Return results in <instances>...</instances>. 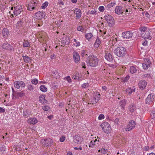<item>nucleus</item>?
I'll return each mask as SVG.
<instances>
[{"mask_svg": "<svg viewBox=\"0 0 155 155\" xmlns=\"http://www.w3.org/2000/svg\"><path fill=\"white\" fill-rule=\"evenodd\" d=\"M88 65L92 67H96L98 64V59L97 57L94 55L89 56L88 58Z\"/></svg>", "mask_w": 155, "mask_h": 155, "instance_id": "1", "label": "nucleus"}, {"mask_svg": "<svg viewBox=\"0 0 155 155\" xmlns=\"http://www.w3.org/2000/svg\"><path fill=\"white\" fill-rule=\"evenodd\" d=\"M114 53L118 57H123L126 54L127 51L126 48L124 47H119L114 50Z\"/></svg>", "mask_w": 155, "mask_h": 155, "instance_id": "2", "label": "nucleus"}, {"mask_svg": "<svg viewBox=\"0 0 155 155\" xmlns=\"http://www.w3.org/2000/svg\"><path fill=\"white\" fill-rule=\"evenodd\" d=\"M101 126L104 132L108 134L110 132L111 128L110 124L107 122H105L102 123Z\"/></svg>", "mask_w": 155, "mask_h": 155, "instance_id": "3", "label": "nucleus"}, {"mask_svg": "<svg viewBox=\"0 0 155 155\" xmlns=\"http://www.w3.org/2000/svg\"><path fill=\"white\" fill-rule=\"evenodd\" d=\"M104 18L110 27H111L114 25V20L111 15H105Z\"/></svg>", "mask_w": 155, "mask_h": 155, "instance_id": "4", "label": "nucleus"}, {"mask_svg": "<svg viewBox=\"0 0 155 155\" xmlns=\"http://www.w3.org/2000/svg\"><path fill=\"white\" fill-rule=\"evenodd\" d=\"M41 142L46 147H49L53 144V141L50 138L42 139L41 140Z\"/></svg>", "mask_w": 155, "mask_h": 155, "instance_id": "5", "label": "nucleus"}, {"mask_svg": "<svg viewBox=\"0 0 155 155\" xmlns=\"http://www.w3.org/2000/svg\"><path fill=\"white\" fill-rule=\"evenodd\" d=\"M135 34V33L132 32L130 31H127L126 32H123L122 34V37L125 38L127 39H129L132 38V37L134 38V35Z\"/></svg>", "mask_w": 155, "mask_h": 155, "instance_id": "6", "label": "nucleus"}, {"mask_svg": "<svg viewBox=\"0 0 155 155\" xmlns=\"http://www.w3.org/2000/svg\"><path fill=\"white\" fill-rule=\"evenodd\" d=\"M14 86L17 89L20 87H24L25 86V84L22 81H16L14 82Z\"/></svg>", "mask_w": 155, "mask_h": 155, "instance_id": "7", "label": "nucleus"}, {"mask_svg": "<svg viewBox=\"0 0 155 155\" xmlns=\"http://www.w3.org/2000/svg\"><path fill=\"white\" fill-rule=\"evenodd\" d=\"M136 123L134 120L130 121L126 128V130L127 131H129L135 127Z\"/></svg>", "mask_w": 155, "mask_h": 155, "instance_id": "8", "label": "nucleus"}, {"mask_svg": "<svg viewBox=\"0 0 155 155\" xmlns=\"http://www.w3.org/2000/svg\"><path fill=\"white\" fill-rule=\"evenodd\" d=\"M144 63L142 64L143 68L144 69L147 70L150 67L151 63L148 59H144Z\"/></svg>", "mask_w": 155, "mask_h": 155, "instance_id": "9", "label": "nucleus"}, {"mask_svg": "<svg viewBox=\"0 0 155 155\" xmlns=\"http://www.w3.org/2000/svg\"><path fill=\"white\" fill-rule=\"evenodd\" d=\"M2 48L4 49H6L9 51H12L14 50L13 47L10 44L7 43L3 44L2 45Z\"/></svg>", "mask_w": 155, "mask_h": 155, "instance_id": "10", "label": "nucleus"}, {"mask_svg": "<svg viewBox=\"0 0 155 155\" xmlns=\"http://www.w3.org/2000/svg\"><path fill=\"white\" fill-rule=\"evenodd\" d=\"M70 43V40L69 39V37H67L65 36H64L62 38L61 40V46H62L65 45H68Z\"/></svg>", "mask_w": 155, "mask_h": 155, "instance_id": "11", "label": "nucleus"}, {"mask_svg": "<svg viewBox=\"0 0 155 155\" xmlns=\"http://www.w3.org/2000/svg\"><path fill=\"white\" fill-rule=\"evenodd\" d=\"M155 96L153 94H150L146 99V103L150 104L152 103L154 100Z\"/></svg>", "mask_w": 155, "mask_h": 155, "instance_id": "12", "label": "nucleus"}, {"mask_svg": "<svg viewBox=\"0 0 155 155\" xmlns=\"http://www.w3.org/2000/svg\"><path fill=\"white\" fill-rule=\"evenodd\" d=\"M74 60L76 63H78L80 60V56L79 54L76 51H74L73 53Z\"/></svg>", "mask_w": 155, "mask_h": 155, "instance_id": "13", "label": "nucleus"}, {"mask_svg": "<svg viewBox=\"0 0 155 155\" xmlns=\"http://www.w3.org/2000/svg\"><path fill=\"white\" fill-rule=\"evenodd\" d=\"M147 84L146 81L144 80L140 81L138 83L139 87L141 90L143 89L146 87Z\"/></svg>", "mask_w": 155, "mask_h": 155, "instance_id": "14", "label": "nucleus"}, {"mask_svg": "<svg viewBox=\"0 0 155 155\" xmlns=\"http://www.w3.org/2000/svg\"><path fill=\"white\" fill-rule=\"evenodd\" d=\"M15 10L14 11V15H16L20 14L22 12L23 10L21 6H17L15 8Z\"/></svg>", "mask_w": 155, "mask_h": 155, "instance_id": "15", "label": "nucleus"}, {"mask_svg": "<svg viewBox=\"0 0 155 155\" xmlns=\"http://www.w3.org/2000/svg\"><path fill=\"white\" fill-rule=\"evenodd\" d=\"M2 34L4 38H5L10 35V32L8 29L7 28H4L2 31Z\"/></svg>", "mask_w": 155, "mask_h": 155, "instance_id": "16", "label": "nucleus"}, {"mask_svg": "<svg viewBox=\"0 0 155 155\" xmlns=\"http://www.w3.org/2000/svg\"><path fill=\"white\" fill-rule=\"evenodd\" d=\"M115 13L117 15L122 14L124 12L123 10L122 9V7L120 6H117L115 9Z\"/></svg>", "mask_w": 155, "mask_h": 155, "instance_id": "17", "label": "nucleus"}, {"mask_svg": "<svg viewBox=\"0 0 155 155\" xmlns=\"http://www.w3.org/2000/svg\"><path fill=\"white\" fill-rule=\"evenodd\" d=\"M35 15L38 18L41 19L45 16V13L42 12H41L40 11H39L36 13Z\"/></svg>", "mask_w": 155, "mask_h": 155, "instance_id": "18", "label": "nucleus"}, {"mask_svg": "<svg viewBox=\"0 0 155 155\" xmlns=\"http://www.w3.org/2000/svg\"><path fill=\"white\" fill-rule=\"evenodd\" d=\"M82 140V138L79 136L75 135L74 137V141L77 144L80 143Z\"/></svg>", "mask_w": 155, "mask_h": 155, "instance_id": "19", "label": "nucleus"}, {"mask_svg": "<svg viewBox=\"0 0 155 155\" xmlns=\"http://www.w3.org/2000/svg\"><path fill=\"white\" fill-rule=\"evenodd\" d=\"M104 57L106 59L109 61H112L113 59L111 54L108 52L105 53Z\"/></svg>", "mask_w": 155, "mask_h": 155, "instance_id": "20", "label": "nucleus"}, {"mask_svg": "<svg viewBox=\"0 0 155 155\" xmlns=\"http://www.w3.org/2000/svg\"><path fill=\"white\" fill-rule=\"evenodd\" d=\"M139 30L140 31V34L141 36H143L144 35V33L146 32L149 30L147 27L144 26H142L140 27L139 28Z\"/></svg>", "mask_w": 155, "mask_h": 155, "instance_id": "21", "label": "nucleus"}, {"mask_svg": "<svg viewBox=\"0 0 155 155\" xmlns=\"http://www.w3.org/2000/svg\"><path fill=\"white\" fill-rule=\"evenodd\" d=\"M28 123L30 124H35L38 122L37 120L35 118H30L28 120Z\"/></svg>", "mask_w": 155, "mask_h": 155, "instance_id": "22", "label": "nucleus"}, {"mask_svg": "<svg viewBox=\"0 0 155 155\" xmlns=\"http://www.w3.org/2000/svg\"><path fill=\"white\" fill-rule=\"evenodd\" d=\"M144 35L141 36L144 39H150L151 38V37L150 36V33L149 30H148L146 32L144 33Z\"/></svg>", "mask_w": 155, "mask_h": 155, "instance_id": "23", "label": "nucleus"}, {"mask_svg": "<svg viewBox=\"0 0 155 155\" xmlns=\"http://www.w3.org/2000/svg\"><path fill=\"white\" fill-rule=\"evenodd\" d=\"M136 107L135 105L133 103H132L130 105L129 110L131 112H133L136 110Z\"/></svg>", "mask_w": 155, "mask_h": 155, "instance_id": "24", "label": "nucleus"}, {"mask_svg": "<svg viewBox=\"0 0 155 155\" xmlns=\"http://www.w3.org/2000/svg\"><path fill=\"white\" fill-rule=\"evenodd\" d=\"M45 95H42L40 96L39 97V101L40 102L43 104H45L47 102V100L45 99Z\"/></svg>", "mask_w": 155, "mask_h": 155, "instance_id": "25", "label": "nucleus"}, {"mask_svg": "<svg viewBox=\"0 0 155 155\" xmlns=\"http://www.w3.org/2000/svg\"><path fill=\"white\" fill-rule=\"evenodd\" d=\"M24 91H22L16 93L15 97L18 98L19 97H21L25 95Z\"/></svg>", "mask_w": 155, "mask_h": 155, "instance_id": "26", "label": "nucleus"}, {"mask_svg": "<svg viewBox=\"0 0 155 155\" xmlns=\"http://www.w3.org/2000/svg\"><path fill=\"white\" fill-rule=\"evenodd\" d=\"M75 12H76V17L77 18H79L81 16V11L78 8H76L75 10Z\"/></svg>", "mask_w": 155, "mask_h": 155, "instance_id": "27", "label": "nucleus"}, {"mask_svg": "<svg viewBox=\"0 0 155 155\" xmlns=\"http://www.w3.org/2000/svg\"><path fill=\"white\" fill-rule=\"evenodd\" d=\"M31 114V112L30 111L25 110L23 111V115L25 117L27 118L29 117Z\"/></svg>", "mask_w": 155, "mask_h": 155, "instance_id": "28", "label": "nucleus"}, {"mask_svg": "<svg viewBox=\"0 0 155 155\" xmlns=\"http://www.w3.org/2000/svg\"><path fill=\"white\" fill-rule=\"evenodd\" d=\"M22 57L25 62L28 63L31 61V59L28 56L26 55H23Z\"/></svg>", "mask_w": 155, "mask_h": 155, "instance_id": "29", "label": "nucleus"}, {"mask_svg": "<svg viewBox=\"0 0 155 155\" xmlns=\"http://www.w3.org/2000/svg\"><path fill=\"white\" fill-rule=\"evenodd\" d=\"M30 45V42L28 41V40H24V41L23 43V47L24 48L29 47Z\"/></svg>", "mask_w": 155, "mask_h": 155, "instance_id": "30", "label": "nucleus"}, {"mask_svg": "<svg viewBox=\"0 0 155 155\" xmlns=\"http://www.w3.org/2000/svg\"><path fill=\"white\" fill-rule=\"evenodd\" d=\"M96 142H97V143H98V142H99V140H97V139H96L93 142V140H91L89 144V147H93L95 145V143Z\"/></svg>", "mask_w": 155, "mask_h": 155, "instance_id": "31", "label": "nucleus"}, {"mask_svg": "<svg viewBox=\"0 0 155 155\" xmlns=\"http://www.w3.org/2000/svg\"><path fill=\"white\" fill-rule=\"evenodd\" d=\"M101 43V41L98 37H97L95 42L94 43L95 46L96 48H98Z\"/></svg>", "mask_w": 155, "mask_h": 155, "instance_id": "32", "label": "nucleus"}, {"mask_svg": "<svg viewBox=\"0 0 155 155\" xmlns=\"http://www.w3.org/2000/svg\"><path fill=\"white\" fill-rule=\"evenodd\" d=\"M40 89L43 92H45L47 91V88L44 85H42L40 87Z\"/></svg>", "mask_w": 155, "mask_h": 155, "instance_id": "33", "label": "nucleus"}, {"mask_svg": "<svg viewBox=\"0 0 155 155\" xmlns=\"http://www.w3.org/2000/svg\"><path fill=\"white\" fill-rule=\"evenodd\" d=\"M93 36V35L91 33H87L85 35V38L88 41H89Z\"/></svg>", "mask_w": 155, "mask_h": 155, "instance_id": "34", "label": "nucleus"}, {"mask_svg": "<svg viewBox=\"0 0 155 155\" xmlns=\"http://www.w3.org/2000/svg\"><path fill=\"white\" fill-rule=\"evenodd\" d=\"M74 41L75 43H74L73 45H74L76 47L80 46L81 45L80 42L77 40L76 39H74Z\"/></svg>", "mask_w": 155, "mask_h": 155, "instance_id": "35", "label": "nucleus"}, {"mask_svg": "<svg viewBox=\"0 0 155 155\" xmlns=\"http://www.w3.org/2000/svg\"><path fill=\"white\" fill-rule=\"evenodd\" d=\"M137 71V69L134 66H131L130 68V71L131 73L133 74L135 73Z\"/></svg>", "mask_w": 155, "mask_h": 155, "instance_id": "36", "label": "nucleus"}, {"mask_svg": "<svg viewBox=\"0 0 155 155\" xmlns=\"http://www.w3.org/2000/svg\"><path fill=\"white\" fill-rule=\"evenodd\" d=\"M97 97L96 98L95 97H94V99L95 100V103H96L99 100L100 97V94L99 93H96Z\"/></svg>", "mask_w": 155, "mask_h": 155, "instance_id": "37", "label": "nucleus"}, {"mask_svg": "<svg viewBox=\"0 0 155 155\" xmlns=\"http://www.w3.org/2000/svg\"><path fill=\"white\" fill-rule=\"evenodd\" d=\"M126 101L125 100H123L121 101L120 102V104H121L120 106L124 109L125 105L126 104Z\"/></svg>", "mask_w": 155, "mask_h": 155, "instance_id": "38", "label": "nucleus"}, {"mask_svg": "<svg viewBox=\"0 0 155 155\" xmlns=\"http://www.w3.org/2000/svg\"><path fill=\"white\" fill-rule=\"evenodd\" d=\"M48 2H45L42 4L41 8L42 9H45L48 5Z\"/></svg>", "mask_w": 155, "mask_h": 155, "instance_id": "39", "label": "nucleus"}, {"mask_svg": "<svg viewBox=\"0 0 155 155\" xmlns=\"http://www.w3.org/2000/svg\"><path fill=\"white\" fill-rule=\"evenodd\" d=\"M89 86H90L89 84L88 83L83 84L81 85V87L82 88H87L89 87Z\"/></svg>", "mask_w": 155, "mask_h": 155, "instance_id": "40", "label": "nucleus"}, {"mask_svg": "<svg viewBox=\"0 0 155 155\" xmlns=\"http://www.w3.org/2000/svg\"><path fill=\"white\" fill-rule=\"evenodd\" d=\"M23 24L22 21L21 20H19V21L16 24V27H18V28L20 27Z\"/></svg>", "mask_w": 155, "mask_h": 155, "instance_id": "41", "label": "nucleus"}, {"mask_svg": "<svg viewBox=\"0 0 155 155\" xmlns=\"http://www.w3.org/2000/svg\"><path fill=\"white\" fill-rule=\"evenodd\" d=\"M126 91L127 94H130L132 93V89L131 88L127 89Z\"/></svg>", "mask_w": 155, "mask_h": 155, "instance_id": "42", "label": "nucleus"}, {"mask_svg": "<svg viewBox=\"0 0 155 155\" xmlns=\"http://www.w3.org/2000/svg\"><path fill=\"white\" fill-rule=\"evenodd\" d=\"M34 9V7L33 6L32 4H30L28 7V9L29 11H32Z\"/></svg>", "mask_w": 155, "mask_h": 155, "instance_id": "43", "label": "nucleus"}, {"mask_svg": "<svg viewBox=\"0 0 155 155\" xmlns=\"http://www.w3.org/2000/svg\"><path fill=\"white\" fill-rule=\"evenodd\" d=\"M42 109L45 111H47L50 108L48 106H43L42 107Z\"/></svg>", "mask_w": 155, "mask_h": 155, "instance_id": "44", "label": "nucleus"}, {"mask_svg": "<svg viewBox=\"0 0 155 155\" xmlns=\"http://www.w3.org/2000/svg\"><path fill=\"white\" fill-rule=\"evenodd\" d=\"M38 81L36 79H33L31 81L32 83L35 85H36L38 83Z\"/></svg>", "mask_w": 155, "mask_h": 155, "instance_id": "45", "label": "nucleus"}, {"mask_svg": "<svg viewBox=\"0 0 155 155\" xmlns=\"http://www.w3.org/2000/svg\"><path fill=\"white\" fill-rule=\"evenodd\" d=\"M5 146L2 145H0V151H5Z\"/></svg>", "mask_w": 155, "mask_h": 155, "instance_id": "46", "label": "nucleus"}, {"mask_svg": "<svg viewBox=\"0 0 155 155\" xmlns=\"http://www.w3.org/2000/svg\"><path fill=\"white\" fill-rule=\"evenodd\" d=\"M77 30L82 32L84 30V29L81 26H79L77 28Z\"/></svg>", "mask_w": 155, "mask_h": 155, "instance_id": "47", "label": "nucleus"}, {"mask_svg": "<svg viewBox=\"0 0 155 155\" xmlns=\"http://www.w3.org/2000/svg\"><path fill=\"white\" fill-rule=\"evenodd\" d=\"M99 10L101 12H103L104 10V8L103 6H100L99 7Z\"/></svg>", "mask_w": 155, "mask_h": 155, "instance_id": "48", "label": "nucleus"}, {"mask_svg": "<svg viewBox=\"0 0 155 155\" xmlns=\"http://www.w3.org/2000/svg\"><path fill=\"white\" fill-rule=\"evenodd\" d=\"M150 74H144L143 76V78H149L150 77Z\"/></svg>", "mask_w": 155, "mask_h": 155, "instance_id": "49", "label": "nucleus"}, {"mask_svg": "<svg viewBox=\"0 0 155 155\" xmlns=\"http://www.w3.org/2000/svg\"><path fill=\"white\" fill-rule=\"evenodd\" d=\"M38 3V2L36 1V2H35L32 4L33 7H34V8L35 9V7L37 5Z\"/></svg>", "mask_w": 155, "mask_h": 155, "instance_id": "50", "label": "nucleus"}, {"mask_svg": "<svg viewBox=\"0 0 155 155\" xmlns=\"http://www.w3.org/2000/svg\"><path fill=\"white\" fill-rule=\"evenodd\" d=\"M104 115L103 114H100L98 117V119L100 120H102L103 119H104Z\"/></svg>", "mask_w": 155, "mask_h": 155, "instance_id": "51", "label": "nucleus"}, {"mask_svg": "<svg viewBox=\"0 0 155 155\" xmlns=\"http://www.w3.org/2000/svg\"><path fill=\"white\" fill-rule=\"evenodd\" d=\"M33 88L32 85H28V89L31 91L33 90Z\"/></svg>", "mask_w": 155, "mask_h": 155, "instance_id": "52", "label": "nucleus"}, {"mask_svg": "<svg viewBox=\"0 0 155 155\" xmlns=\"http://www.w3.org/2000/svg\"><path fill=\"white\" fill-rule=\"evenodd\" d=\"M65 139V137H64L62 136L61 137L60 139V142H63Z\"/></svg>", "mask_w": 155, "mask_h": 155, "instance_id": "53", "label": "nucleus"}, {"mask_svg": "<svg viewBox=\"0 0 155 155\" xmlns=\"http://www.w3.org/2000/svg\"><path fill=\"white\" fill-rule=\"evenodd\" d=\"M97 12L96 9H94L91 11L90 13L91 14H95Z\"/></svg>", "mask_w": 155, "mask_h": 155, "instance_id": "54", "label": "nucleus"}, {"mask_svg": "<svg viewBox=\"0 0 155 155\" xmlns=\"http://www.w3.org/2000/svg\"><path fill=\"white\" fill-rule=\"evenodd\" d=\"M119 121V120L118 118H117L114 120V123L115 124H118V122Z\"/></svg>", "mask_w": 155, "mask_h": 155, "instance_id": "55", "label": "nucleus"}, {"mask_svg": "<svg viewBox=\"0 0 155 155\" xmlns=\"http://www.w3.org/2000/svg\"><path fill=\"white\" fill-rule=\"evenodd\" d=\"M66 79L69 82H71V79L70 78V77L69 76H67V77H66Z\"/></svg>", "mask_w": 155, "mask_h": 155, "instance_id": "56", "label": "nucleus"}, {"mask_svg": "<svg viewBox=\"0 0 155 155\" xmlns=\"http://www.w3.org/2000/svg\"><path fill=\"white\" fill-rule=\"evenodd\" d=\"M150 115L152 117V118H154L155 117V112H152L150 114Z\"/></svg>", "mask_w": 155, "mask_h": 155, "instance_id": "57", "label": "nucleus"}, {"mask_svg": "<svg viewBox=\"0 0 155 155\" xmlns=\"http://www.w3.org/2000/svg\"><path fill=\"white\" fill-rule=\"evenodd\" d=\"M85 53H86V52H85V50H83L82 51L81 55L82 57H83L84 56Z\"/></svg>", "mask_w": 155, "mask_h": 155, "instance_id": "58", "label": "nucleus"}, {"mask_svg": "<svg viewBox=\"0 0 155 155\" xmlns=\"http://www.w3.org/2000/svg\"><path fill=\"white\" fill-rule=\"evenodd\" d=\"M5 109L1 107H0V112L4 113L5 112Z\"/></svg>", "mask_w": 155, "mask_h": 155, "instance_id": "59", "label": "nucleus"}, {"mask_svg": "<svg viewBox=\"0 0 155 155\" xmlns=\"http://www.w3.org/2000/svg\"><path fill=\"white\" fill-rule=\"evenodd\" d=\"M131 9L130 8H128V9H127L125 10V13L129 12H131Z\"/></svg>", "mask_w": 155, "mask_h": 155, "instance_id": "60", "label": "nucleus"}, {"mask_svg": "<svg viewBox=\"0 0 155 155\" xmlns=\"http://www.w3.org/2000/svg\"><path fill=\"white\" fill-rule=\"evenodd\" d=\"M58 4L59 5H64V2L62 1H61V0H59V2H58Z\"/></svg>", "mask_w": 155, "mask_h": 155, "instance_id": "61", "label": "nucleus"}, {"mask_svg": "<svg viewBox=\"0 0 155 155\" xmlns=\"http://www.w3.org/2000/svg\"><path fill=\"white\" fill-rule=\"evenodd\" d=\"M147 42L146 41H144L143 43H142V44L143 46H146L147 45Z\"/></svg>", "mask_w": 155, "mask_h": 155, "instance_id": "62", "label": "nucleus"}, {"mask_svg": "<svg viewBox=\"0 0 155 155\" xmlns=\"http://www.w3.org/2000/svg\"><path fill=\"white\" fill-rule=\"evenodd\" d=\"M149 147L148 146H145V147H144L145 150H146V151L149 150Z\"/></svg>", "mask_w": 155, "mask_h": 155, "instance_id": "63", "label": "nucleus"}, {"mask_svg": "<svg viewBox=\"0 0 155 155\" xmlns=\"http://www.w3.org/2000/svg\"><path fill=\"white\" fill-rule=\"evenodd\" d=\"M116 5V3L114 2H113L110 3V6L113 7Z\"/></svg>", "mask_w": 155, "mask_h": 155, "instance_id": "64", "label": "nucleus"}]
</instances>
